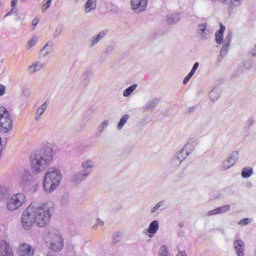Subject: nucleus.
<instances>
[{
    "label": "nucleus",
    "mask_w": 256,
    "mask_h": 256,
    "mask_svg": "<svg viewBox=\"0 0 256 256\" xmlns=\"http://www.w3.org/2000/svg\"><path fill=\"white\" fill-rule=\"evenodd\" d=\"M51 217H53V209L49 205L32 202L22 212L21 225L25 231H31L34 225L47 227L51 223Z\"/></svg>",
    "instance_id": "f257e3e1"
},
{
    "label": "nucleus",
    "mask_w": 256,
    "mask_h": 256,
    "mask_svg": "<svg viewBox=\"0 0 256 256\" xmlns=\"http://www.w3.org/2000/svg\"><path fill=\"white\" fill-rule=\"evenodd\" d=\"M56 153L55 145L48 143L45 144L39 152L31 154L30 163L32 173L34 175H39L40 173H43V171L49 169Z\"/></svg>",
    "instance_id": "f03ea898"
},
{
    "label": "nucleus",
    "mask_w": 256,
    "mask_h": 256,
    "mask_svg": "<svg viewBox=\"0 0 256 256\" xmlns=\"http://www.w3.org/2000/svg\"><path fill=\"white\" fill-rule=\"evenodd\" d=\"M63 181V174L59 168H49L43 178V189L45 193H53Z\"/></svg>",
    "instance_id": "7ed1b4c3"
},
{
    "label": "nucleus",
    "mask_w": 256,
    "mask_h": 256,
    "mask_svg": "<svg viewBox=\"0 0 256 256\" xmlns=\"http://www.w3.org/2000/svg\"><path fill=\"white\" fill-rule=\"evenodd\" d=\"M27 201V196L23 193H16L12 195L6 202V209L9 213H15L17 209H21L25 202Z\"/></svg>",
    "instance_id": "20e7f679"
},
{
    "label": "nucleus",
    "mask_w": 256,
    "mask_h": 256,
    "mask_svg": "<svg viewBox=\"0 0 256 256\" xmlns=\"http://www.w3.org/2000/svg\"><path fill=\"white\" fill-rule=\"evenodd\" d=\"M48 239L51 251L59 253V251L63 250V236H61V233L58 230L51 229L48 233Z\"/></svg>",
    "instance_id": "39448f33"
},
{
    "label": "nucleus",
    "mask_w": 256,
    "mask_h": 256,
    "mask_svg": "<svg viewBox=\"0 0 256 256\" xmlns=\"http://www.w3.org/2000/svg\"><path fill=\"white\" fill-rule=\"evenodd\" d=\"M13 129V118H11V113L7 108L0 107V133H9Z\"/></svg>",
    "instance_id": "423d86ee"
},
{
    "label": "nucleus",
    "mask_w": 256,
    "mask_h": 256,
    "mask_svg": "<svg viewBox=\"0 0 256 256\" xmlns=\"http://www.w3.org/2000/svg\"><path fill=\"white\" fill-rule=\"evenodd\" d=\"M237 161H239V152L233 151L230 156L223 161L222 163V171H227L228 169H231Z\"/></svg>",
    "instance_id": "0eeeda50"
},
{
    "label": "nucleus",
    "mask_w": 256,
    "mask_h": 256,
    "mask_svg": "<svg viewBox=\"0 0 256 256\" xmlns=\"http://www.w3.org/2000/svg\"><path fill=\"white\" fill-rule=\"evenodd\" d=\"M149 0H131V8L134 13H143L147 9Z\"/></svg>",
    "instance_id": "6e6552de"
},
{
    "label": "nucleus",
    "mask_w": 256,
    "mask_h": 256,
    "mask_svg": "<svg viewBox=\"0 0 256 256\" xmlns=\"http://www.w3.org/2000/svg\"><path fill=\"white\" fill-rule=\"evenodd\" d=\"M196 147H197V139L190 138L180 151L183 152L184 155H186V157H189V155H191V153L195 151Z\"/></svg>",
    "instance_id": "1a4fd4ad"
},
{
    "label": "nucleus",
    "mask_w": 256,
    "mask_h": 256,
    "mask_svg": "<svg viewBox=\"0 0 256 256\" xmlns=\"http://www.w3.org/2000/svg\"><path fill=\"white\" fill-rule=\"evenodd\" d=\"M18 255L20 256H34L35 255V248H33L28 243L20 244L18 248Z\"/></svg>",
    "instance_id": "9d476101"
},
{
    "label": "nucleus",
    "mask_w": 256,
    "mask_h": 256,
    "mask_svg": "<svg viewBox=\"0 0 256 256\" xmlns=\"http://www.w3.org/2000/svg\"><path fill=\"white\" fill-rule=\"evenodd\" d=\"M81 168L82 171L89 176L93 172V169H95V161L92 159L84 160L81 163Z\"/></svg>",
    "instance_id": "9b49d317"
},
{
    "label": "nucleus",
    "mask_w": 256,
    "mask_h": 256,
    "mask_svg": "<svg viewBox=\"0 0 256 256\" xmlns=\"http://www.w3.org/2000/svg\"><path fill=\"white\" fill-rule=\"evenodd\" d=\"M157 231H159V221L154 220L150 223L148 229L145 230V234L148 235L150 239H153L157 234Z\"/></svg>",
    "instance_id": "f8f14e48"
},
{
    "label": "nucleus",
    "mask_w": 256,
    "mask_h": 256,
    "mask_svg": "<svg viewBox=\"0 0 256 256\" xmlns=\"http://www.w3.org/2000/svg\"><path fill=\"white\" fill-rule=\"evenodd\" d=\"M233 247L237 256H245V242L243 240H236Z\"/></svg>",
    "instance_id": "ddd939ff"
},
{
    "label": "nucleus",
    "mask_w": 256,
    "mask_h": 256,
    "mask_svg": "<svg viewBox=\"0 0 256 256\" xmlns=\"http://www.w3.org/2000/svg\"><path fill=\"white\" fill-rule=\"evenodd\" d=\"M187 159V154H184L181 150L173 157L171 164L172 167H179L183 161Z\"/></svg>",
    "instance_id": "4468645a"
},
{
    "label": "nucleus",
    "mask_w": 256,
    "mask_h": 256,
    "mask_svg": "<svg viewBox=\"0 0 256 256\" xmlns=\"http://www.w3.org/2000/svg\"><path fill=\"white\" fill-rule=\"evenodd\" d=\"M45 67V64L41 61H36L32 65L28 66L27 71L29 75H35L38 71H41Z\"/></svg>",
    "instance_id": "2eb2a0df"
},
{
    "label": "nucleus",
    "mask_w": 256,
    "mask_h": 256,
    "mask_svg": "<svg viewBox=\"0 0 256 256\" xmlns=\"http://www.w3.org/2000/svg\"><path fill=\"white\" fill-rule=\"evenodd\" d=\"M53 51V41H48L44 47L40 50V56L41 57H47V55H51V52Z\"/></svg>",
    "instance_id": "dca6fc26"
},
{
    "label": "nucleus",
    "mask_w": 256,
    "mask_h": 256,
    "mask_svg": "<svg viewBox=\"0 0 256 256\" xmlns=\"http://www.w3.org/2000/svg\"><path fill=\"white\" fill-rule=\"evenodd\" d=\"M48 107H49V102H44L41 106H39L36 109L35 121L41 120V117H43V114L45 113V111H47Z\"/></svg>",
    "instance_id": "f3484780"
},
{
    "label": "nucleus",
    "mask_w": 256,
    "mask_h": 256,
    "mask_svg": "<svg viewBox=\"0 0 256 256\" xmlns=\"http://www.w3.org/2000/svg\"><path fill=\"white\" fill-rule=\"evenodd\" d=\"M95 9H97V0H87L84 5L85 13H92Z\"/></svg>",
    "instance_id": "a211bd4d"
},
{
    "label": "nucleus",
    "mask_w": 256,
    "mask_h": 256,
    "mask_svg": "<svg viewBox=\"0 0 256 256\" xmlns=\"http://www.w3.org/2000/svg\"><path fill=\"white\" fill-rule=\"evenodd\" d=\"M181 21V14L176 13V14H170L166 18V23L168 25H175Z\"/></svg>",
    "instance_id": "6ab92c4d"
},
{
    "label": "nucleus",
    "mask_w": 256,
    "mask_h": 256,
    "mask_svg": "<svg viewBox=\"0 0 256 256\" xmlns=\"http://www.w3.org/2000/svg\"><path fill=\"white\" fill-rule=\"evenodd\" d=\"M198 31L200 33V39H209V29H207V24H200L198 26Z\"/></svg>",
    "instance_id": "aec40b11"
},
{
    "label": "nucleus",
    "mask_w": 256,
    "mask_h": 256,
    "mask_svg": "<svg viewBox=\"0 0 256 256\" xmlns=\"http://www.w3.org/2000/svg\"><path fill=\"white\" fill-rule=\"evenodd\" d=\"M105 35H107L105 31H102L96 36H93L89 41V47H95V45H97V43H99V41H101V39H103Z\"/></svg>",
    "instance_id": "412c9836"
},
{
    "label": "nucleus",
    "mask_w": 256,
    "mask_h": 256,
    "mask_svg": "<svg viewBox=\"0 0 256 256\" xmlns=\"http://www.w3.org/2000/svg\"><path fill=\"white\" fill-rule=\"evenodd\" d=\"M87 177H89L87 173L81 170L74 174L72 180L74 181V183H81L82 181H85Z\"/></svg>",
    "instance_id": "4be33fe9"
},
{
    "label": "nucleus",
    "mask_w": 256,
    "mask_h": 256,
    "mask_svg": "<svg viewBox=\"0 0 256 256\" xmlns=\"http://www.w3.org/2000/svg\"><path fill=\"white\" fill-rule=\"evenodd\" d=\"M0 247L2 251H5V256H13V249L9 243L5 240L0 241Z\"/></svg>",
    "instance_id": "5701e85b"
},
{
    "label": "nucleus",
    "mask_w": 256,
    "mask_h": 256,
    "mask_svg": "<svg viewBox=\"0 0 256 256\" xmlns=\"http://www.w3.org/2000/svg\"><path fill=\"white\" fill-rule=\"evenodd\" d=\"M220 97H221V89L219 88H214L209 93V99L213 103H215V101H219Z\"/></svg>",
    "instance_id": "b1692460"
},
{
    "label": "nucleus",
    "mask_w": 256,
    "mask_h": 256,
    "mask_svg": "<svg viewBox=\"0 0 256 256\" xmlns=\"http://www.w3.org/2000/svg\"><path fill=\"white\" fill-rule=\"evenodd\" d=\"M11 197V191L6 186H0V201H6Z\"/></svg>",
    "instance_id": "393cba45"
},
{
    "label": "nucleus",
    "mask_w": 256,
    "mask_h": 256,
    "mask_svg": "<svg viewBox=\"0 0 256 256\" xmlns=\"http://www.w3.org/2000/svg\"><path fill=\"white\" fill-rule=\"evenodd\" d=\"M225 33V26L223 24L220 25V29L215 34L216 43L221 45L223 43V34Z\"/></svg>",
    "instance_id": "a878e982"
},
{
    "label": "nucleus",
    "mask_w": 256,
    "mask_h": 256,
    "mask_svg": "<svg viewBox=\"0 0 256 256\" xmlns=\"http://www.w3.org/2000/svg\"><path fill=\"white\" fill-rule=\"evenodd\" d=\"M160 102H161V99H159V98H154V99L148 101L145 105V110L151 111L152 109H155V107H157Z\"/></svg>",
    "instance_id": "bb28decb"
},
{
    "label": "nucleus",
    "mask_w": 256,
    "mask_h": 256,
    "mask_svg": "<svg viewBox=\"0 0 256 256\" xmlns=\"http://www.w3.org/2000/svg\"><path fill=\"white\" fill-rule=\"evenodd\" d=\"M39 41V37L37 36H32V38L30 40H28L27 44H26V51H31V49H33V47H35L37 45V42Z\"/></svg>",
    "instance_id": "cd10ccee"
},
{
    "label": "nucleus",
    "mask_w": 256,
    "mask_h": 256,
    "mask_svg": "<svg viewBox=\"0 0 256 256\" xmlns=\"http://www.w3.org/2000/svg\"><path fill=\"white\" fill-rule=\"evenodd\" d=\"M129 118H130L129 114H124L121 117V119L117 125L118 131H121V129H123V127H125V125L127 124V121H129Z\"/></svg>",
    "instance_id": "c85d7f7f"
},
{
    "label": "nucleus",
    "mask_w": 256,
    "mask_h": 256,
    "mask_svg": "<svg viewBox=\"0 0 256 256\" xmlns=\"http://www.w3.org/2000/svg\"><path fill=\"white\" fill-rule=\"evenodd\" d=\"M135 89H137V84H133V85L129 86L128 88H126L123 91V97H131V95L133 94V91H135Z\"/></svg>",
    "instance_id": "c756f323"
},
{
    "label": "nucleus",
    "mask_w": 256,
    "mask_h": 256,
    "mask_svg": "<svg viewBox=\"0 0 256 256\" xmlns=\"http://www.w3.org/2000/svg\"><path fill=\"white\" fill-rule=\"evenodd\" d=\"M251 175H253V168H244L242 170L241 176L243 177V179H249Z\"/></svg>",
    "instance_id": "7c9ffc66"
},
{
    "label": "nucleus",
    "mask_w": 256,
    "mask_h": 256,
    "mask_svg": "<svg viewBox=\"0 0 256 256\" xmlns=\"http://www.w3.org/2000/svg\"><path fill=\"white\" fill-rule=\"evenodd\" d=\"M158 256H171V255L169 254V248H167V246H165V245H162V246L159 248Z\"/></svg>",
    "instance_id": "2f4dec72"
},
{
    "label": "nucleus",
    "mask_w": 256,
    "mask_h": 256,
    "mask_svg": "<svg viewBox=\"0 0 256 256\" xmlns=\"http://www.w3.org/2000/svg\"><path fill=\"white\" fill-rule=\"evenodd\" d=\"M61 33H63V25L56 26L53 33V39H57L58 37H61Z\"/></svg>",
    "instance_id": "473e14b6"
},
{
    "label": "nucleus",
    "mask_w": 256,
    "mask_h": 256,
    "mask_svg": "<svg viewBox=\"0 0 256 256\" xmlns=\"http://www.w3.org/2000/svg\"><path fill=\"white\" fill-rule=\"evenodd\" d=\"M122 237H123V234H121V232L114 233V236L112 239L113 245H117V243H120Z\"/></svg>",
    "instance_id": "72a5a7b5"
},
{
    "label": "nucleus",
    "mask_w": 256,
    "mask_h": 256,
    "mask_svg": "<svg viewBox=\"0 0 256 256\" xmlns=\"http://www.w3.org/2000/svg\"><path fill=\"white\" fill-rule=\"evenodd\" d=\"M229 49H231V46L228 44H225L221 51H220V58L223 59V57H225L227 55V53H229Z\"/></svg>",
    "instance_id": "f704fd0d"
},
{
    "label": "nucleus",
    "mask_w": 256,
    "mask_h": 256,
    "mask_svg": "<svg viewBox=\"0 0 256 256\" xmlns=\"http://www.w3.org/2000/svg\"><path fill=\"white\" fill-rule=\"evenodd\" d=\"M109 127V120H104L101 125L98 127V132L101 135Z\"/></svg>",
    "instance_id": "c9c22d12"
},
{
    "label": "nucleus",
    "mask_w": 256,
    "mask_h": 256,
    "mask_svg": "<svg viewBox=\"0 0 256 256\" xmlns=\"http://www.w3.org/2000/svg\"><path fill=\"white\" fill-rule=\"evenodd\" d=\"M17 3H18L17 0H12V1H11L12 11L8 12V13L6 14V17H9V15H11L13 12H14V13H17Z\"/></svg>",
    "instance_id": "e433bc0d"
},
{
    "label": "nucleus",
    "mask_w": 256,
    "mask_h": 256,
    "mask_svg": "<svg viewBox=\"0 0 256 256\" xmlns=\"http://www.w3.org/2000/svg\"><path fill=\"white\" fill-rule=\"evenodd\" d=\"M229 209H231L230 205H224V206L218 207V214L221 215L223 213H227Z\"/></svg>",
    "instance_id": "4c0bfd02"
},
{
    "label": "nucleus",
    "mask_w": 256,
    "mask_h": 256,
    "mask_svg": "<svg viewBox=\"0 0 256 256\" xmlns=\"http://www.w3.org/2000/svg\"><path fill=\"white\" fill-rule=\"evenodd\" d=\"M165 204V201L158 202L152 209L151 213H156L163 205Z\"/></svg>",
    "instance_id": "58836bf2"
},
{
    "label": "nucleus",
    "mask_w": 256,
    "mask_h": 256,
    "mask_svg": "<svg viewBox=\"0 0 256 256\" xmlns=\"http://www.w3.org/2000/svg\"><path fill=\"white\" fill-rule=\"evenodd\" d=\"M52 1L53 0H44V4L42 6V13H45V11L49 9V7H51Z\"/></svg>",
    "instance_id": "ea45409f"
},
{
    "label": "nucleus",
    "mask_w": 256,
    "mask_h": 256,
    "mask_svg": "<svg viewBox=\"0 0 256 256\" xmlns=\"http://www.w3.org/2000/svg\"><path fill=\"white\" fill-rule=\"evenodd\" d=\"M231 39H233V34L228 33V35L225 37V40H224L225 45L231 46Z\"/></svg>",
    "instance_id": "a19ab883"
},
{
    "label": "nucleus",
    "mask_w": 256,
    "mask_h": 256,
    "mask_svg": "<svg viewBox=\"0 0 256 256\" xmlns=\"http://www.w3.org/2000/svg\"><path fill=\"white\" fill-rule=\"evenodd\" d=\"M191 77H193V73L189 72V74L184 78L183 84L187 85L189 81L191 80Z\"/></svg>",
    "instance_id": "79ce46f5"
},
{
    "label": "nucleus",
    "mask_w": 256,
    "mask_h": 256,
    "mask_svg": "<svg viewBox=\"0 0 256 256\" xmlns=\"http://www.w3.org/2000/svg\"><path fill=\"white\" fill-rule=\"evenodd\" d=\"M213 215H219L218 208L208 211V217H211Z\"/></svg>",
    "instance_id": "37998d69"
},
{
    "label": "nucleus",
    "mask_w": 256,
    "mask_h": 256,
    "mask_svg": "<svg viewBox=\"0 0 256 256\" xmlns=\"http://www.w3.org/2000/svg\"><path fill=\"white\" fill-rule=\"evenodd\" d=\"M197 69H199V62H196L193 65L192 70L190 71V73H192V75H195V71H197Z\"/></svg>",
    "instance_id": "c03bdc74"
},
{
    "label": "nucleus",
    "mask_w": 256,
    "mask_h": 256,
    "mask_svg": "<svg viewBox=\"0 0 256 256\" xmlns=\"http://www.w3.org/2000/svg\"><path fill=\"white\" fill-rule=\"evenodd\" d=\"M239 225H249V219L244 218V219L240 220Z\"/></svg>",
    "instance_id": "a18cd8bd"
},
{
    "label": "nucleus",
    "mask_w": 256,
    "mask_h": 256,
    "mask_svg": "<svg viewBox=\"0 0 256 256\" xmlns=\"http://www.w3.org/2000/svg\"><path fill=\"white\" fill-rule=\"evenodd\" d=\"M37 25H39V20L37 18H35L33 21H32V29L34 30L35 27H37Z\"/></svg>",
    "instance_id": "49530a36"
},
{
    "label": "nucleus",
    "mask_w": 256,
    "mask_h": 256,
    "mask_svg": "<svg viewBox=\"0 0 256 256\" xmlns=\"http://www.w3.org/2000/svg\"><path fill=\"white\" fill-rule=\"evenodd\" d=\"M62 203H63V205H67L69 203V197L68 196H64L62 198Z\"/></svg>",
    "instance_id": "de8ad7c7"
},
{
    "label": "nucleus",
    "mask_w": 256,
    "mask_h": 256,
    "mask_svg": "<svg viewBox=\"0 0 256 256\" xmlns=\"http://www.w3.org/2000/svg\"><path fill=\"white\" fill-rule=\"evenodd\" d=\"M96 225L99 227H103V225H105V222L101 221V219H97Z\"/></svg>",
    "instance_id": "09e8293b"
},
{
    "label": "nucleus",
    "mask_w": 256,
    "mask_h": 256,
    "mask_svg": "<svg viewBox=\"0 0 256 256\" xmlns=\"http://www.w3.org/2000/svg\"><path fill=\"white\" fill-rule=\"evenodd\" d=\"M2 95H5V86L0 85V97H1Z\"/></svg>",
    "instance_id": "8fccbe9b"
},
{
    "label": "nucleus",
    "mask_w": 256,
    "mask_h": 256,
    "mask_svg": "<svg viewBox=\"0 0 256 256\" xmlns=\"http://www.w3.org/2000/svg\"><path fill=\"white\" fill-rule=\"evenodd\" d=\"M251 57H256V46L252 51L250 52Z\"/></svg>",
    "instance_id": "3c124183"
},
{
    "label": "nucleus",
    "mask_w": 256,
    "mask_h": 256,
    "mask_svg": "<svg viewBox=\"0 0 256 256\" xmlns=\"http://www.w3.org/2000/svg\"><path fill=\"white\" fill-rule=\"evenodd\" d=\"M0 154H3V140L0 137Z\"/></svg>",
    "instance_id": "603ef678"
},
{
    "label": "nucleus",
    "mask_w": 256,
    "mask_h": 256,
    "mask_svg": "<svg viewBox=\"0 0 256 256\" xmlns=\"http://www.w3.org/2000/svg\"><path fill=\"white\" fill-rule=\"evenodd\" d=\"M188 113H195V106L188 108Z\"/></svg>",
    "instance_id": "864d4df0"
},
{
    "label": "nucleus",
    "mask_w": 256,
    "mask_h": 256,
    "mask_svg": "<svg viewBox=\"0 0 256 256\" xmlns=\"http://www.w3.org/2000/svg\"><path fill=\"white\" fill-rule=\"evenodd\" d=\"M176 256H187V253L185 251H179Z\"/></svg>",
    "instance_id": "5fc2aeb1"
},
{
    "label": "nucleus",
    "mask_w": 256,
    "mask_h": 256,
    "mask_svg": "<svg viewBox=\"0 0 256 256\" xmlns=\"http://www.w3.org/2000/svg\"><path fill=\"white\" fill-rule=\"evenodd\" d=\"M0 256H5V250H3V248L0 247Z\"/></svg>",
    "instance_id": "6e6d98bb"
},
{
    "label": "nucleus",
    "mask_w": 256,
    "mask_h": 256,
    "mask_svg": "<svg viewBox=\"0 0 256 256\" xmlns=\"http://www.w3.org/2000/svg\"><path fill=\"white\" fill-rule=\"evenodd\" d=\"M92 229H94V231H97V229H99V226H98L97 224H94V225L92 226Z\"/></svg>",
    "instance_id": "4d7b16f0"
},
{
    "label": "nucleus",
    "mask_w": 256,
    "mask_h": 256,
    "mask_svg": "<svg viewBox=\"0 0 256 256\" xmlns=\"http://www.w3.org/2000/svg\"><path fill=\"white\" fill-rule=\"evenodd\" d=\"M233 3H236V5H239L241 3V0H232Z\"/></svg>",
    "instance_id": "13d9d810"
},
{
    "label": "nucleus",
    "mask_w": 256,
    "mask_h": 256,
    "mask_svg": "<svg viewBox=\"0 0 256 256\" xmlns=\"http://www.w3.org/2000/svg\"><path fill=\"white\" fill-rule=\"evenodd\" d=\"M220 3H229V0H218Z\"/></svg>",
    "instance_id": "bf43d9fd"
},
{
    "label": "nucleus",
    "mask_w": 256,
    "mask_h": 256,
    "mask_svg": "<svg viewBox=\"0 0 256 256\" xmlns=\"http://www.w3.org/2000/svg\"><path fill=\"white\" fill-rule=\"evenodd\" d=\"M249 125H253V120H249Z\"/></svg>",
    "instance_id": "052dcab7"
},
{
    "label": "nucleus",
    "mask_w": 256,
    "mask_h": 256,
    "mask_svg": "<svg viewBox=\"0 0 256 256\" xmlns=\"http://www.w3.org/2000/svg\"><path fill=\"white\" fill-rule=\"evenodd\" d=\"M179 227H184V224H183V223H180V224H179Z\"/></svg>",
    "instance_id": "680f3d73"
},
{
    "label": "nucleus",
    "mask_w": 256,
    "mask_h": 256,
    "mask_svg": "<svg viewBox=\"0 0 256 256\" xmlns=\"http://www.w3.org/2000/svg\"><path fill=\"white\" fill-rule=\"evenodd\" d=\"M23 93H24L25 95H28L25 91H23Z\"/></svg>",
    "instance_id": "e2e57ef3"
},
{
    "label": "nucleus",
    "mask_w": 256,
    "mask_h": 256,
    "mask_svg": "<svg viewBox=\"0 0 256 256\" xmlns=\"http://www.w3.org/2000/svg\"><path fill=\"white\" fill-rule=\"evenodd\" d=\"M25 1H27V0H22L23 3H25Z\"/></svg>",
    "instance_id": "0e129e2a"
},
{
    "label": "nucleus",
    "mask_w": 256,
    "mask_h": 256,
    "mask_svg": "<svg viewBox=\"0 0 256 256\" xmlns=\"http://www.w3.org/2000/svg\"><path fill=\"white\" fill-rule=\"evenodd\" d=\"M108 49H113V47H108Z\"/></svg>",
    "instance_id": "69168bd1"
},
{
    "label": "nucleus",
    "mask_w": 256,
    "mask_h": 256,
    "mask_svg": "<svg viewBox=\"0 0 256 256\" xmlns=\"http://www.w3.org/2000/svg\"><path fill=\"white\" fill-rule=\"evenodd\" d=\"M2 155H3V154L0 153V159H1V156H2Z\"/></svg>",
    "instance_id": "338daca9"
},
{
    "label": "nucleus",
    "mask_w": 256,
    "mask_h": 256,
    "mask_svg": "<svg viewBox=\"0 0 256 256\" xmlns=\"http://www.w3.org/2000/svg\"><path fill=\"white\" fill-rule=\"evenodd\" d=\"M212 1H217V0H212Z\"/></svg>",
    "instance_id": "774afa93"
}]
</instances>
